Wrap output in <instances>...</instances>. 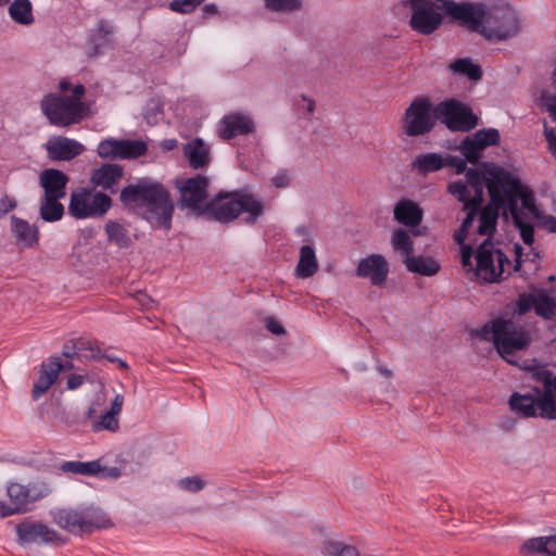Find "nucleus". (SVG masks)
Returning <instances> with one entry per match:
<instances>
[{
	"instance_id": "obj_37",
	"label": "nucleus",
	"mask_w": 556,
	"mask_h": 556,
	"mask_svg": "<svg viewBox=\"0 0 556 556\" xmlns=\"http://www.w3.org/2000/svg\"><path fill=\"white\" fill-rule=\"evenodd\" d=\"M59 198L42 197L39 205V215L41 219L48 223L60 220L64 215V206Z\"/></svg>"
},
{
	"instance_id": "obj_53",
	"label": "nucleus",
	"mask_w": 556,
	"mask_h": 556,
	"mask_svg": "<svg viewBox=\"0 0 556 556\" xmlns=\"http://www.w3.org/2000/svg\"><path fill=\"white\" fill-rule=\"evenodd\" d=\"M544 137L548 144V151L556 160V128L545 126Z\"/></svg>"
},
{
	"instance_id": "obj_44",
	"label": "nucleus",
	"mask_w": 556,
	"mask_h": 556,
	"mask_svg": "<svg viewBox=\"0 0 556 556\" xmlns=\"http://www.w3.org/2000/svg\"><path fill=\"white\" fill-rule=\"evenodd\" d=\"M392 245L395 251H399L404 256V260L413 255L414 243L408 231L404 229H397L393 232Z\"/></svg>"
},
{
	"instance_id": "obj_16",
	"label": "nucleus",
	"mask_w": 556,
	"mask_h": 556,
	"mask_svg": "<svg viewBox=\"0 0 556 556\" xmlns=\"http://www.w3.org/2000/svg\"><path fill=\"white\" fill-rule=\"evenodd\" d=\"M15 532L21 545H64L67 542V539L63 538L56 530L36 520H23L16 525Z\"/></svg>"
},
{
	"instance_id": "obj_41",
	"label": "nucleus",
	"mask_w": 556,
	"mask_h": 556,
	"mask_svg": "<svg viewBox=\"0 0 556 556\" xmlns=\"http://www.w3.org/2000/svg\"><path fill=\"white\" fill-rule=\"evenodd\" d=\"M118 159H136L147 153L148 147L142 140H118Z\"/></svg>"
},
{
	"instance_id": "obj_19",
	"label": "nucleus",
	"mask_w": 556,
	"mask_h": 556,
	"mask_svg": "<svg viewBox=\"0 0 556 556\" xmlns=\"http://www.w3.org/2000/svg\"><path fill=\"white\" fill-rule=\"evenodd\" d=\"M255 125L250 115L242 112H230L224 115L217 125V132L222 140L228 141L239 136L252 134Z\"/></svg>"
},
{
	"instance_id": "obj_24",
	"label": "nucleus",
	"mask_w": 556,
	"mask_h": 556,
	"mask_svg": "<svg viewBox=\"0 0 556 556\" xmlns=\"http://www.w3.org/2000/svg\"><path fill=\"white\" fill-rule=\"evenodd\" d=\"M62 368V361L56 356L50 357L47 362L41 364L38 377L35 380L31 390L34 401H37L51 388V386L58 380Z\"/></svg>"
},
{
	"instance_id": "obj_63",
	"label": "nucleus",
	"mask_w": 556,
	"mask_h": 556,
	"mask_svg": "<svg viewBox=\"0 0 556 556\" xmlns=\"http://www.w3.org/2000/svg\"><path fill=\"white\" fill-rule=\"evenodd\" d=\"M515 253H516V264L514 266L515 270H519L521 266V257H522V247L518 243L515 244Z\"/></svg>"
},
{
	"instance_id": "obj_23",
	"label": "nucleus",
	"mask_w": 556,
	"mask_h": 556,
	"mask_svg": "<svg viewBox=\"0 0 556 556\" xmlns=\"http://www.w3.org/2000/svg\"><path fill=\"white\" fill-rule=\"evenodd\" d=\"M533 377L536 381L541 382L544 388L543 393L540 392L543 412L548 417V420H555L556 376L545 368H538L534 370Z\"/></svg>"
},
{
	"instance_id": "obj_40",
	"label": "nucleus",
	"mask_w": 556,
	"mask_h": 556,
	"mask_svg": "<svg viewBox=\"0 0 556 556\" xmlns=\"http://www.w3.org/2000/svg\"><path fill=\"white\" fill-rule=\"evenodd\" d=\"M510 217L513 218L514 225L519 230L523 243L531 245L534 242V228L531 224L523 222L522 214L518 208V203L514 204V201H511Z\"/></svg>"
},
{
	"instance_id": "obj_45",
	"label": "nucleus",
	"mask_w": 556,
	"mask_h": 556,
	"mask_svg": "<svg viewBox=\"0 0 556 556\" xmlns=\"http://www.w3.org/2000/svg\"><path fill=\"white\" fill-rule=\"evenodd\" d=\"M534 312L542 317L549 318L554 314V301L548 295L541 293L534 295Z\"/></svg>"
},
{
	"instance_id": "obj_5",
	"label": "nucleus",
	"mask_w": 556,
	"mask_h": 556,
	"mask_svg": "<svg viewBox=\"0 0 556 556\" xmlns=\"http://www.w3.org/2000/svg\"><path fill=\"white\" fill-rule=\"evenodd\" d=\"M485 341H492L497 353L505 357L523 350L531 342L528 330L510 318L497 317L472 332Z\"/></svg>"
},
{
	"instance_id": "obj_42",
	"label": "nucleus",
	"mask_w": 556,
	"mask_h": 556,
	"mask_svg": "<svg viewBox=\"0 0 556 556\" xmlns=\"http://www.w3.org/2000/svg\"><path fill=\"white\" fill-rule=\"evenodd\" d=\"M105 232L111 242L116 243L121 248H128L131 245V239L128 236L127 229L117 222L110 220L105 225Z\"/></svg>"
},
{
	"instance_id": "obj_12",
	"label": "nucleus",
	"mask_w": 556,
	"mask_h": 556,
	"mask_svg": "<svg viewBox=\"0 0 556 556\" xmlns=\"http://www.w3.org/2000/svg\"><path fill=\"white\" fill-rule=\"evenodd\" d=\"M488 177L478 169L469 168L465 179L455 180L448 184L447 191L459 202H463V210L468 213L475 207L478 213L483 200V189L486 188Z\"/></svg>"
},
{
	"instance_id": "obj_25",
	"label": "nucleus",
	"mask_w": 556,
	"mask_h": 556,
	"mask_svg": "<svg viewBox=\"0 0 556 556\" xmlns=\"http://www.w3.org/2000/svg\"><path fill=\"white\" fill-rule=\"evenodd\" d=\"M533 394L513 393L509 399L510 408L522 417H541L548 419L541 405L540 390L535 389Z\"/></svg>"
},
{
	"instance_id": "obj_46",
	"label": "nucleus",
	"mask_w": 556,
	"mask_h": 556,
	"mask_svg": "<svg viewBox=\"0 0 556 556\" xmlns=\"http://www.w3.org/2000/svg\"><path fill=\"white\" fill-rule=\"evenodd\" d=\"M118 140L116 139H106L102 140L98 144L97 152L101 159H118Z\"/></svg>"
},
{
	"instance_id": "obj_2",
	"label": "nucleus",
	"mask_w": 556,
	"mask_h": 556,
	"mask_svg": "<svg viewBox=\"0 0 556 556\" xmlns=\"http://www.w3.org/2000/svg\"><path fill=\"white\" fill-rule=\"evenodd\" d=\"M119 201L126 210L141 212L152 227L170 229L174 203L163 184L149 177L139 178L121 190Z\"/></svg>"
},
{
	"instance_id": "obj_20",
	"label": "nucleus",
	"mask_w": 556,
	"mask_h": 556,
	"mask_svg": "<svg viewBox=\"0 0 556 556\" xmlns=\"http://www.w3.org/2000/svg\"><path fill=\"white\" fill-rule=\"evenodd\" d=\"M124 167L116 163H104L93 168L90 174L91 188H100L114 194L118 191V184L124 177Z\"/></svg>"
},
{
	"instance_id": "obj_10",
	"label": "nucleus",
	"mask_w": 556,
	"mask_h": 556,
	"mask_svg": "<svg viewBox=\"0 0 556 556\" xmlns=\"http://www.w3.org/2000/svg\"><path fill=\"white\" fill-rule=\"evenodd\" d=\"M111 197L93 188L74 190L70 195L68 214L76 219L103 217L112 207Z\"/></svg>"
},
{
	"instance_id": "obj_27",
	"label": "nucleus",
	"mask_w": 556,
	"mask_h": 556,
	"mask_svg": "<svg viewBox=\"0 0 556 556\" xmlns=\"http://www.w3.org/2000/svg\"><path fill=\"white\" fill-rule=\"evenodd\" d=\"M62 354L66 358H101V350L96 341L78 339L64 344Z\"/></svg>"
},
{
	"instance_id": "obj_48",
	"label": "nucleus",
	"mask_w": 556,
	"mask_h": 556,
	"mask_svg": "<svg viewBox=\"0 0 556 556\" xmlns=\"http://www.w3.org/2000/svg\"><path fill=\"white\" fill-rule=\"evenodd\" d=\"M205 0H174L169 9L176 13L188 14L193 12Z\"/></svg>"
},
{
	"instance_id": "obj_14",
	"label": "nucleus",
	"mask_w": 556,
	"mask_h": 556,
	"mask_svg": "<svg viewBox=\"0 0 556 556\" xmlns=\"http://www.w3.org/2000/svg\"><path fill=\"white\" fill-rule=\"evenodd\" d=\"M438 121L452 131H469L478 125V116L472 110L455 99L439 102L435 105Z\"/></svg>"
},
{
	"instance_id": "obj_15",
	"label": "nucleus",
	"mask_w": 556,
	"mask_h": 556,
	"mask_svg": "<svg viewBox=\"0 0 556 556\" xmlns=\"http://www.w3.org/2000/svg\"><path fill=\"white\" fill-rule=\"evenodd\" d=\"M180 198V208H187L198 216L205 215L207 204L208 178L197 175L191 178L181 179L176 182Z\"/></svg>"
},
{
	"instance_id": "obj_9",
	"label": "nucleus",
	"mask_w": 556,
	"mask_h": 556,
	"mask_svg": "<svg viewBox=\"0 0 556 556\" xmlns=\"http://www.w3.org/2000/svg\"><path fill=\"white\" fill-rule=\"evenodd\" d=\"M438 116L428 97H416L405 109L401 118V128L408 137H421L435 127Z\"/></svg>"
},
{
	"instance_id": "obj_18",
	"label": "nucleus",
	"mask_w": 556,
	"mask_h": 556,
	"mask_svg": "<svg viewBox=\"0 0 556 556\" xmlns=\"http://www.w3.org/2000/svg\"><path fill=\"white\" fill-rule=\"evenodd\" d=\"M501 135L496 128H484L460 141L459 150L469 163H477L488 147L498 146Z\"/></svg>"
},
{
	"instance_id": "obj_61",
	"label": "nucleus",
	"mask_w": 556,
	"mask_h": 556,
	"mask_svg": "<svg viewBox=\"0 0 556 556\" xmlns=\"http://www.w3.org/2000/svg\"><path fill=\"white\" fill-rule=\"evenodd\" d=\"M121 473H122L121 469L117 467H110V468L104 467V470L100 475H102L105 478L116 479L121 476Z\"/></svg>"
},
{
	"instance_id": "obj_57",
	"label": "nucleus",
	"mask_w": 556,
	"mask_h": 556,
	"mask_svg": "<svg viewBox=\"0 0 556 556\" xmlns=\"http://www.w3.org/2000/svg\"><path fill=\"white\" fill-rule=\"evenodd\" d=\"M473 256V251L470 247H464L462 249V264L465 268L472 269L471 258Z\"/></svg>"
},
{
	"instance_id": "obj_52",
	"label": "nucleus",
	"mask_w": 556,
	"mask_h": 556,
	"mask_svg": "<svg viewBox=\"0 0 556 556\" xmlns=\"http://www.w3.org/2000/svg\"><path fill=\"white\" fill-rule=\"evenodd\" d=\"M533 300H534V295H532V294L520 295V298L517 301L518 314L522 315V314L529 312L530 309H532L534 306Z\"/></svg>"
},
{
	"instance_id": "obj_21",
	"label": "nucleus",
	"mask_w": 556,
	"mask_h": 556,
	"mask_svg": "<svg viewBox=\"0 0 556 556\" xmlns=\"http://www.w3.org/2000/svg\"><path fill=\"white\" fill-rule=\"evenodd\" d=\"M388 274V263L381 254H371L362 258L356 268V275L361 278H368L372 286H382Z\"/></svg>"
},
{
	"instance_id": "obj_4",
	"label": "nucleus",
	"mask_w": 556,
	"mask_h": 556,
	"mask_svg": "<svg viewBox=\"0 0 556 556\" xmlns=\"http://www.w3.org/2000/svg\"><path fill=\"white\" fill-rule=\"evenodd\" d=\"M85 92V86L77 84L72 89V96L48 93L40 101V109L51 125L68 127L88 115L89 105L81 101Z\"/></svg>"
},
{
	"instance_id": "obj_36",
	"label": "nucleus",
	"mask_w": 556,
	"mask_h": 556,
	"mask_svg": "<svg viewBox=\"0 0 556 556\" xmlns=\"http://www.w3.org/2000/svg\"><path fill=\"white\" fill-rule=\"evenodd\" d=\"M404 263L409 271L428 277L434 276L441 268L440 264L431 256L412 255L404 260Z\"/></svg>"
},
{
	"instance_id": "obj_29",
	"label": "nucleus",
	"mask_w": 556,
	"mask_h": 556,
	"mask_svg": "<svg viewBox=\"0 0 556 556\" xmlns=\"http://www.w3.org/2000/svg\"><path fill=\"white\" fill-rule=\"evenodd\" d=\"M422 216V208L412 200H400L394 206V218L402 225L416 227L421 223Z\"/></svg>"
},
{
	"instance_id": "obj_56",
	"label": "nucleus",
	"mask_w": 556,
	"mask_h": 556,
	"mask_svg": "<svg viewBox=\"0 0 556 556\" xmlns=\"http://www.w3.org/2000/svg\"><path fill=\"white\" fill-rule=\"evenodd\" d=\"M86 377L83 375L72 374L68 376L66 381L67 390H76L84 384Z\"/></svg>"
},
{
	"instance_id": "obj_11",
	"label": "nucleus",
	"mask_w": 556,
	"mask_h": 556,
	"mask_svg": "<svg viewBox=\"0 0 556 556\" xmlns=\"http://www.w3.org/2000/svg\"><path fill=\"white\" fill-rule=\"evenodd\" d=\"M445 0H403L412 11L409 26L413 30L422 34H433L443 22L445 14Z\"/></svg>"
},
{
	"instance_id": "obj_60",
	"label": "nucleus",
	"mask_w": 556,
	"mask_h": 556,
	"mask_svg": "<svg viewBox=\"0 0 556 556\" xmlns=\"http://www.w3.org/2000/svg\"><path fill=\"white\" fill-rule=\"evenodd\" d=\"M545 106L554 121H556V96L545 98Z\"/></svg>"
},
{
	"instance_id": "obj_54",
	"label": "nucleus",
	"mask_w": 556,
	"mask_h": 556,
	"mask_svg": "<svg viewBox=\"0 0 556 556\" xmlns=\"http://www.w3.org/2000/svg\"><path fill=\"white\" fill-rule=\"evenodd\" d=\"M17 206L15 199L4 195L0 200V217L13 211Z\"/></svg>"
},
{
	"instance_id": "obj_13",
	"label": "nucleus",
	"mask_w": 556,
	"mask_h": 556,
	"mask_svg": "<svg viewBox=\"0 0 556 556\" xmlns=\"http://www.w3.org/2000/svg\"><path fill=\"white\" fill-rule=\"evenodd\" d=\"M477 262L475 274L484 282H496L506 273L505 267L510 265L509 258L500 249H495L489 239H485L475 252Z\"/></svg>"
},
{
	"instance_id": "obj_38",
	"label": "nucleus",
	"mask_w": 556,
	"mask_h": 556,
	"mask_svg": "<svg viewBox=\"0 0 556 556\" xmlns=\"http://www.w3.org/2000/svg\"><path fill=\"white\" fill-rule=\"evenodd\" d=\"M448 68L452 73L465 76L470 80H479L482 77V70L479 64H476L469 58L456 59L448 64Z\"/></svg>"
},
{
	"instance_id": "obj_31",
	"label": "nucleus",
	"mask_w": 556,
	"mask_h": 556,
	"mask_svg": "<svg viewBox=\"0 0 556 556\" xmlns=\"http://www.w3.org/2000/svg\"><path fill=\"white\" fill-rule=\"evenodd\" d=\"M520 553L525 556H556V535L529 539L521 545Z\"/></svg>"
},
{
	"instance_id": "obj_33",
	"label": "nucleus",
	"mask_w": 556,
	"mask_h": 556,
	"mask_svg": "<svg viewBox=\"0 0 556 556\" xmlns=\"http://www.w3.org/2000/svg\"><path fill=\"white\" fill-rule=\"evenodd\" d=\"M60 469L68 475L94 477L104 470V466H102L101 459L91 462L68 460L62 463Z\"/></svg>"
},
{
	"instance_id": "obj_64",
	"label": "nucleus",
	"mask_w": 556,
	"mask_h": 556,
	"mask_svg": "<svg viewBox=\"0 0 556 556\" xmlns=\"http://www.w3.org/2000/svg\"><path fill=\"white\" fill-rule=\"evenodd\" d=\"M204 13L213 15L217 13V7L213 3L205 4L203 8Z\"/></svg>"
},
{
	"instance_id": "obj_26",
	"label": "nucleus",
	"mask_w": 556,
	"mask_h": 556,
	"mask_svg": "<svg viewBox=\"0 0 556 556\" xmlns=\"http://www.w3.org/2000/svg\"><path fill=\"white\" fill-rule=\"evenodd\" d=\"M68 177L60 169L48 168L41 172L39 185L43 189V197L63 199L66 195Z\"/></svg>"
},
{
	"instance_id": "obj_6",
	"label": "nucleus",
	"mask_w": 556,
	"mask_h": 556,
	"mask_svg": "<svg viewBox=\"0 0 556 556\" xmlns=\"http://www.w3.org/2000/svg\"><path fill=\"white\" fill-rule=\"evenodd\" d=\"M50 517L54 525L73 535H83L113 526L111 519L101 509L94 507L56 508L50 510Z\"/></svg>"
},
{
	"instance_id": "obj_50",
	"label": "nucleus",
	"mask_w": 556,
	"mask_h": 556,
	"mask_svg": "<svg viewBox=\"0 0 556 556\" xmlns=\"http://www.w3.org/2000/svg\"><path fill=\"white\" fill-rule=\"evenodd\" d=\"M179 485L188 492H199L204 488L205 482L199 477H188L181 479Z\"/></svg>"
},
{
	"instance_id": "obj_34",
	"label": "nucleus",
	"mask_w": 556,
	"mask_h": 556,
	"mask_svg": "<svg viewBox=\"0 0 556 556\" xmlns=\"http://www.w3.org/2000/svg\"><path fill=\"white\" fill-rule=\"evenodd\" d=\"M446 164L441 154L430 152L417 155L412 162V169L419 175L426 176L430 173L440 170Z\"/></svg>"
},
{
	"instance_id": "obj_47",
	"label": "nucleus",
	"mask_w": 556,
	"mask_h": 556,
	"mask_svg": "<svg viewBox=\"0 0 556 556\" xmlns=\"http://www.w3.org/2000/svg\"><path fill=\"white\" fill-rule=\"evenodd\" d=\"M266 7L276 12H290L300 9L301 0H265Z\"/></svg>"
},
{
	"instance_id": "obj_3",
	"label": "nucleus",
	"mask_w": 556,
	"mask_h": 556,
	"mask_svg": "<svg viewBox=\"0 0 556 556\" xmlns=\"http://www.w3.org/2000/svg\"><path fill=\"white\" fill-rule=\"evenodd\" d=\"M245 213V223L254 224L264 213L263 203L252 193L235 191L230 193H218L206 204L205 215L219 222L230 223Z\"/></svg>"
},
{
	"instance_id": "obj_30",
	"label": "nucleus",
	"mask_w": 556,
	"mask_h": 556,
	"mask_svg": "<svg viewBox=\"0 0 556 556\" xmlns=\"http://www.w3.org/2000/svg\"><path fill=\"white\" fill-rule=\"evenodd\" d=\"M182 151L190 166L194 169L207 166L211 161L210 148L200 138L187 142Z\"/></svg>"
},
{
	"instance_id": "obj_17",
	"label": "nucleus",
	"mask_w": 556,
	"mask_h": 556,
	"mask_svg": "<svg viewBox=\"0 0 556 556\" xmlns=\"http://www.w3.org/2000/svg\"><path fill=\"white\" fill-rule=\"evenodd\" d=\"M445 14L457 21L462 26L481 35L488 8L481 3L462 2L445 0Z\"/></svg>"
},
{
	"instance_id": "obj_35",
	"label": "nucleus",
	"mask_w": 556,
	"mask_h": 556,
	"mask_svg": "<svg viewBox=\"0 0 556 556\" xmlns=\"http://www.w3.org/2000/svg\"><path fill=\"white\" fill-rule=\"evenodd\" d=\"M11 224L12 232L18 242H23L29 248L38 243L39 232L37 227L14 215L11 217Z\"/></svg>"
},
{
	"instance_id": "obj_1",
	"label": "nucleus",
	"mask_w": 556,
	"mask_h": 556,
	"mask_svg": "<svg viewBox=\"0 0 556 556\" xmlns=\"http://www.w3.org/2000/svg\"><path fill=\"white\" fill-rule=\"evenodd\" d=\"M486 189L490 202L484 207L480 206L478 211V233L481 236L494 233L501 210L504 216L511 215V201L515 204L520 200L522 207L531 214L538 211L533 191L523 185L519 177L502 167L488 172Z\"/></svg>"
},
{
	"instance_id": "obj_49",
	"label": "nucleus",
	"mask_w": 556,
	"mask_h": 556,
	"mask_svg": "<svg viewBox=\"0 0 556 556\" xmlns=\"http://www.w3.org/2000/svg\"><path fill=\"white\" fill-rule=\"evenodd\" d=\"M477 214L478 213H475V207L471 208V211L467 213L465 219L462 223L460 228L454 235V240L457 243L463 244V242L467 238L468 231H469L470 227L472 226V223H473Z\"/></svg>"
},
{
	"instance_id": "obj_39",
	"label": "nucleus",
	"mask_w": 556,
	"mask_h": 556,
	"mask_svg": "<svg viewBox=\"0 0 556 556\" xmlns=\"http://www.w3.org/2000/svg\"><path fill=\"white\" fill-rule=\"evenodd\" d=\"M8 11L10 17L17 24L30 25L34 22L33 5L29 0H14Z\"/></svg>"
},
{
	"instance_id": "obj_59",
	"label": "nucleus",
	"mask_w": 556,
	"mask_h": 556,
	"mask_svg": "<svg viewBox=\"0 0 556 556\" xmlns=\"http://www.w3.org/2000/svg\"><path fill=\"white\" fill-rule=\"evenodd\" d=\"M271 182L277 188H283L289 185V176L287 173H278L273 177Z\"/></svg>"
},
{
	"instance_id": "obj_7",
	"label": "nucleus",
	"mask_w": 556,
	"mask_h": 556,
	"mask_svg": "<svg viewBox=\"0 0 556 556\" xmlns=\"http://www.w3.org/2000/svg\"><path fill=\"white\" fill-rule=\"evenodd\" d=\"M51 493L52 488L45 480H34L27 484L9 482L7 485L9 503L0 501V517L5 518L28 513L33 509L36 502L41 501Z\"/></svg>"
},
{
	"instance_id": "obj_62",
	"label": "nucleus",
	"mask_w": 556,
	"mask_h": 556,
	"mask_svg": "<svg viewBox=\"0 0 556 556\" xmlns=\"http://www.w3.org/2000/svg\"><path fill=\"white\" fill-rule=\"evenodd\" d=\"M98 34L101 35V37L104 39L105 36L110 35L112 33L111 27L106 24V22L101 21L98 25L97 29Z\"/></svg>"
},
{
	"instance_id": "obj_22",
	"label": "nucleus",
	"mask_w": 556,
	"mask_h": 556,
	"mask_svg": "<svg viewBox=\"0 0 556 556\" xmlns=\"http://www.w3.org/2000/svg\"><path fill=\"white\" fill-rule=\"evenodd\" d=\"M46 151L53 161H71L80 155L85 147L75 139L54 136L47 141Z\"/></svg>"
},
{
	"instance_id": "obj_55",
	"label": "nucleus",
	"mask_w": 556,
	"mask_h": 556,
	"mask_svg": "<svg viewBox=\"0 0 556 556\" xmlns=\"http://www.w3.org/2000/svg\"><path fill=\"white\" fill-rule=\"evenodd\" d=\"M539 225L548 232L556 233V216L544 215L541 217Z\"/></svg>"
},
{
	"instance_id": "obj_8",
	"label": "nucleus",
	"mask_w": 556,
	"mask_h": 556,
	"mask_svg": "<svg viewBox=\"0 0 556 556\" xmlns=\"http://www.w3.org/2000/svg\"><path fill=\"white\" fill-rule=\"evenodd\" d=\"M521 24L517 12L509 4L488 8L481 36L489 41L498 42L518 35Z\"/></svg>"
},
{
	"instance_id": "obj_58",
	"label": "nucleus",
	"mask_w": 556,
	"mask_h": 556,
	"mask_svg": "<svg viewBox=\"0 0 556 556\" xmlns=\"http://www.w3.org/2000/svg\"><path fill=\"white\" fill-rule=\"evenodd\" d=\"M266 328L274 334H283L286 332L285 328L274 318H268L266 320Z\"/></svg>"
},
{
	"instance_id": "obj_32",
	"label": "nucleus",
	"mask_w": 556,
	"mask_h": 556,
	"mask_svg": "<svg viewBox=\"0 0 556 556\" xmlns=\"http://www.w3.org/2000/svg\"><path fill=\"white\" fill-rule=\"evenodd\" d=\"M318 261L312 245H303L300 249V258L295 267V276L306 279L314 276L318 270Z\"/></svg>"
},
{
	"instance_id": "obj_28",
	"label": "nucleus",
	"mask_w": 556,
	"mask_h": 556,
	"mask_svg": "<svg viewBox=\"0 0 556 556\" xmlns=\"http://www.w3.org/2000/svg\"><path fill=\"white\" fill-rule=\"evenodd\" d=\"M123 403L124 397L121 394H116L110 409L92 422V430L97 432L103 430L116 432L119 429L118 416L122 412Z\"/></svg>"
},
{
	"instance_id": "obj_51",
	"label": "nucleus",
	"mask_w": 556,
	"mask_h": 556,
	"mask_svg": "<svg viewBox=\"0 0 556 556\" xmlns=\"http://www.w3.org/2000/svg\"><path fill=\"white\" fill-rule=\"evenodd\" d=\"M444 160L446 161V164L445 166H450V167H453L455 168L456 170V174H463V173H467V165H466V162H468L466 160V157L464 156V159H460L458 156H454V155H447L446 157H444Z\"/></svg>"
},
{
	"instance_id": "obj_43",
	"label": "nucleus",
	"mask_w": 556,
	"mask_h": 556,
	"mask_svg": "<svg viewBox=\"0 0 556 556\" xmlns=\"http://www.w3.org/2000/svg\"><path fill=\"white\" fill-rule=\"evenodd\" d=\"M323 553L326 556H359L355 546L334 540L324 542Z\"/></svg>"
}]
</instances>
